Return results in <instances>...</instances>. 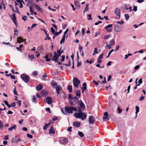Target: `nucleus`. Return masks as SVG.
<instances>
[{
    "label": "nucleus",
    "instance_id": "obj_14",
    "mask_svg": "<svg viewBox=\"0 0 146 146\" xmlns=\"http://www.w3.org/2000/svg\"><path fill=\"white\" fill-rule=\"evenodd\" d=\"M46 102L48 104H50L52 102L51 98L50 97H47L46 98Z\"/></svg>",
    "mask_w": 146,
    "mask_h": 146
},
{
    "label": "nucleus",
    "instance_id": "obj_58",
    "mask_svg": "<svg viewBox=\"0 0 146 146\" xmlns=\"http://www.w3.org/2000/svg\"><path fill=\"white\" fill-rule=\"evenodd\" d=\"M5 103V104L8 107V106L9 105L8 104V102L7 100H4L3 101Z\"/></svg>",
    "mask_w": 146,
    "mask_h": 146
},
{
    "label": "nucleus",
    "instance_id": "obj_55",
    "mask_svg": "<svg viewBox=\"0 0 146 146\" xmlns=\"http://www.w3.org/2000/svg\"><path fill=\"white\" fill-rule=\"evenodd\" d=\"M88 16L89 17L88 19V20H91L92 19V17H91V16H92V15L91 14H89V15H88Z\"/></svg>",
    "mask_w": 146,
    "mask_h": 146
},
{
    "label": "nucleus",
    "instance_id": "obj_42",
    "mask_svg": "<svg viewBox=\"0 0 146 146\" xmlns=\"http://www.w3.org/2000/svg\"><path fill=\"white\" fill-rule=\"evenodd\" d=\"M22 2L23 3H24V1L22 0L20 1V2H19L20 4V8H22L23 7V5L22 3Z\"/></svg>",
    "mask_w": 146,
    "mask_h": 146
},
{
    "label": "nucleus",
    "instance_id": "obj_4",
    "mask_svg": "<svg viewBox=\"0 0 146 146\" xmlns=\"http://www.w3.org/2000/svg\"><path fill=\"white\" fill-rule=\"evenodd\" d=\"M21 78L26 83L28 82L29 81V77L27 75L25 74H22L21 75Z\"/></svg>",
    "mask_w": 146,
    "mask_h": 146
},
{
    "label": "nucleus",
    "instance_id": "obj_41",
    "mask_svg": "<svg viewBox=\"0 0 146 146\" xmlns=\"http://www.w3.org/2000/svg\"><path fill=\"white\" fill-rule=\"evenodd\" d=\"M61 48L59 50H58L57 51V53H58V57L59 56H61V53H60V51L61 50Z\"/></svg>",
    "mask_w": 146,
    "mask_h": 146
},
{
    "label": "nucleus",
    "instance_id": "obj_21",
    "mask_svg": "<svg viewBox=\"0 0 146 146\" xmlns=\"http://www.w3.org/2000/svg\"><path fill=\"white\" fill-rule=\"evenodd\" d=\"M51 85L54 88H55V86L57 85V83L54 80H53L51 82Z\"/></svg>",
    "mask_w": 146,
    "mask_h": 146
},
{
    "label": "nucleus",
    "instance_id": "obj_60",
    "mask_svg": "<svg viewBox=\"0 0 146 146\" xmlns=\"http://www.w3.org/2000/svg\"><path fill=\"white\" fill-rule=\"evenodd\" d=\"M51 31L53 34L55 33V31L53 28L52 27H51Z\"/></svg>",
    "mask_w": 146,
    "mask_h": 146
},
{
    "label": "nucleus",
    "instance_id": "obj_27",
    "mask_svg": "<svg viewBox=\"0 0 146 146\" xmlns=\"http://www.w3.org/2000/svg\"><path fill=\"white\" fill-rule=\"evenodd\" d=\"M16 106L15 103V102H13L10 105H9L8 107L9 108L12 107H14Z\"/></svg>",
    "mask_w": 146,
    "mask_h": 146
},
{
    "label": "nucleus",
    "instance_id": "obj_53",
    "mask_svg": "<svg viewBox=\"0 0 146 146\" xmlns=\"http://www.w3.org/2000/svg\"><path fill=\"white\" fill-rule=\"evenodd\" d=\"M27 137H28L30 138H32L33 137V136L32 135L28 133L27 134Z\"/></svg>",
    "mask_w": 146,
    "mask_h": 146
},
{
    "label": "nucleus",
    "instance_id": "obj_15",
    "mask_svg": "<svg viewBox=\"0 0 146 146\" xmlns=\"http://www.w3.org/2000/svg\"><path fill=\"white\" fill-rule=\"evenodd\" d=\"M73 101L74 102V105H75L76 104H78L79 102L78 101V100L77 98L76 97H74L73 98H72V101Z\"/></svg>",
    "mask_w": 146,
    "mask_h": 146
},
{
    "label": "nucleus",
    "instance_id": "obj_56",
    "mask_svg": "<svg viewBox=\"0 0 146 146\" xmlns=\"http://www.w3.org/2000/svg\"><path fill=\"white\" fill-rule=\"evenodd\" d=\"M142 82V80L141 78L138 81V83L140 84Z\"/></svg>",
    "mask_w": 146,
    "mask_h": 146
},
{
    "label": "nucleus",
    "instance_id": "obj_52",
    "mask_svg": "<svg viewBox=\"0 0 146 146\" xmlns=\"http://www.w3.org/2000/svg\"><path fill=\"white\" fill-rule=\"evenodd\" d=\"M17 103L18 104L19 106H21V102L20 100H18Z\"/></svg>",
    "mask_w": 146,
    "mask_h": 146
},
{
    "label": "nucleus",
    "instance_id": "obj_44",
    "mask_svg": "<svg viewBox=\"0 0 146 146\" xmlns=\"http://www.w3.org/2000/svg\"><path fill=\"white\" fill-rule=\"evenodd\" d=\"M125 19L127 20H128L129 18V15L128 14H125Z\"/></svg>",
    "mask_w": 146,
    "mask_h": 146
},
{
    "label": "nucleus",
    "instance_id": "obj_51",
    "mask_svg": "<svg viewBox=\"0 0 146 146\" xmlns=\"http://www.w3.org/2000/svg\"><path fill=\"white\" fill-rule=\"evenodd\" d=\"M137 10V7L136 6H134L133 8V10L134 11H136Z\"/></svg>",
    "mask_w": 146,
    "mask_h": 146
},
{
    "label": "nucleus",
    "instance_id": "obj_45",
    "mask_svg": "<svg viewBox=\"0 0 146 146\" xmlns=\"http://www.w3.org/2000/svg\"><path fill=\"white\" fill-rule=\"evenodd\" d=\"M144 96H143L142 95L140 98L139 99V100L140 101H142L143 100H144Z\"/></svg>",
    "mask_w": 146,
    "mask_h": 146
},
{
    "label": "nucleus",
    "instance_id": "obj_29",
    "mask_svg": "<svg viewBox=\"0 0 146 146\" xmlns=\"http://www.w3.org/2000/svg\"><path fill=\"white\" fill-rule=\"evenodd\" d=\"M41 93L42 95L44 96H46L47 94V92L45 90H42L41 92Z\"/></svg>",
    "mask_w": 146,
    "mask_h": 146
},
{
    "label": "nucleus",
    "instance_id": "obj_35",
    "mask_svg": "<svg viewBox=\"0 0 146 146\" xmlns=\"http://www.w3.org/2000/svg\"><path fill=\"white\" fill-rule=\"evenodd\" d=\"M38 74V72L36 71H34L32 73L33 76H36Z\"/></svg>",
    "mask_w": 146,
    "mask_h": 146
},
{
    "label": "nucleus",
    "instance_id": "obj_25",
    "mask_svg": "<svg viewBox=\"0 0 146 146\" xmlns=\"http://www.w3.org/2000/svg\"><path fill=\"white\" fill-rule=\"evenodd\" d=\"M67 89L70 92H72V86H67Z\"/></svg>",
    "mask_w": 146,
    "mask_h": 146
},
{
    "label": "nucleus",
    "instance_id": "obj_26",
    "mask_svg": "<svg viewBox=\"0 0 146 146\" xmlns=\"http://www.w3.org/2000/svg\"><path fill=\"white\" fill-rule=\"evenodd\" d=\"M76 96L79 98L80 96V91L79 90H77L76 92Z\"/></svg>",
    "mask_w": 146,
    "mask_h": 146
},
{
    "label": "nucleus",
    "instance_id": "obj_20",
    "mask_svg": "<svg viewBox=\"0 0 146 146\" xmlns=\"http://www.w3.org/2000/svg\"><path fill=\"white\" fill-rule=\"evenodd\" d=\"M43 88V86L42 85H38L36 88V90L38 91H40Z\"/></svg>",
    "mask_w": 146,
    "mask_h": 146
},
{
    "label": "nucleus",
    "instance_id": "obj_54",
    "mask_svg": "<svg viewBox=\"0 0 146 146\" xmlns=\"http://www.w3.org/2000/svg\"><path fill=\"white\" fill-rule=\"evenodd\" d=\"M9 135H7L5 136V138H4V139L5 140H8L9 139Z\"/></svg>",
    "mask_w": 146,
    "mask_h": 146
},
{
    "label": "nucleus",
    "instance_id": "obj_5",
    "mask_svg": "<svg viewBox=\"0 0 146 146\" xmlns=\"http://www.w3.org/2000/svg\"><path fill=\"white\" fill-rule=\"evenodd\" d=\"M115 13L117 15L115 18L117 19H119L121 16L120 9L117 8H116L115 10Z\"/></svg>",
    "mask_w": 146,
    "mask_h": 146
},
{
    "label": "nucleus",
    "instance_id": "obj_57",
    "mask_svg": "<svg viewBox=\"0 0 146 146\" xmlns=\"http://www.w3.org/2000/svg\"><path fill=\"white\" fill-rule=\"evenodd\" d=\"M72 128V127H68V128L67 130L68 131H69V132H71L72 131V130H71Z\"/></svg>",
    "mask_w": 146,
    "mask_h": 146
},
{
    "label": "nucleus",
    "instance_id": "obj_2",
    "mask_svg": "<svg viewBox=\"0 0 146 146\" xmlns=\"http://www.w3.org/2000/svg\"><path fill=\"white\" fill-rule=\"evenodd\" d=\"M77 108L74 107H67L61 109L62 112L65 114L67 113H70L73 112V111H76Z\"/></svg>",
    "mask_w": 146,
    "mask_h": 146
},
{
    "label": "nucleus",
    "instance_id": "obj_38",
    "mask_svg": "<svg viewBox=\"0 0 146 146\" xmlns=\"http://www.w3.org/2000/svg\"><path fill=\"white\" fill-rule=\"evenodd\" d=\"M87 88L86 86H84L82 87L81 88L82 91V93H83L84 91H85Z\"/></svg>",
    "mask_w": 146,
    "mask_h": 146
},
{
    "label": "nucleus",
    "instance_id": "obj_49",
    "mask_svg": "<svg viewBox=\"0 0 146 146\" xmlns=\"http://www.w3.org/2000/svg\"><path fill=\"white\" fill-rule=\"evenodd\" d=\"M114 51V50L113 49H112L111 50L110 52L108 53V57H109L110 55V54H111V53Z\"/></svg>",
    "mask_w": 146,
    "mask_h": 146
},
{
    "label": "nucleus",
    "instance_id": "obj_47",
    "mask_svg": "<svg viewBox=\"0 0 146 146\" xmlns=\"http://www.w3.org/2000/svg\"><path fill=\"white\" fill-rule=\"evenodd\" d=\"M103 54H102L99 56L98 58L100 59H102L103 58Z\"/></svg>",
    "mask_w": 146,
    "mask_h": 146
},
{
    "label": "nucleus",
    "instance_id": "obj_16",
    "mask_svg": "<svg viewBox=\"0 0 146 146\" xmlns=\"http://www.w3.org/2000/svg\"><path fill=\"white\" fill-rule=\"evenodd\" d=\"M60 142L61 143L64 144L67 143L68 142V140L66 138H64L62 139H61L60 141Z\"/></svg>",
    "mask_w": 146,
    "mask_h": 146
},
{
    "label": "nucleus",
    "instance_id": "obj_31",
    "mask_svg": "<svg viewBox=\"0 0 146 146\" xmlns=\"http://www.w3.org/2000/svg\"><path fill=\"white\" fill-rule=\"evenodd\" d=\"M75 5L76 6H77L79 7H80V4L78 1H76L74 3Z\"/></svg>",
    "mask_w": 146,
    "mask_h": 146
},
{
    "label": "nucleus",
    "instance_id": "obj_36",
    "mask_svg": "<svg viewBox=\"0 0 146 146\" xmlns=\"http://www.w3.org/2000/svg\"><path fill=\"white\" fill-rule=\"evenodd\" d=\"M119 47L120 46L119 44L115 46V52H116L118 51L119 49Z\"/></svg>",
    "mask_w": 146,
    "mask_h": 146
},
{
    "label": "nucleus",
    "instance_id": "obj_50",
    "mask_svg": "<svg viewBox=\"0 0 146 146\" xmlns=\"http://www.w3.org/2000/svg\"><path fill=\"white\" fill-rule=\"evenodd\" d=\"M69 30V29L68 28L66 31L64 32V34L63 35V36H65L67 34V33H68V31Z\"/></svg>",
    "mask_w": 146,
    "mask_h": 146
},
{
    "label": "nucleus",
    "instance_id": "obj_11",
    "mask_svg": "<svg viewBox=\"0 0 146 146\" xmlns=\"http://www.w3.org/2000/svg\"><path fill=\"white\" fill-rule=\"evenodd\" d=\"M73 97L72 96V95L71 94H70L69 95V98L70 100V103L71 105L74 106V103L72 101V98H73Z\"/></svg>",
    "mask_w": 146,
    "mask_h": 146
},
{
    "label": "nucleus",
    "instance_id": "obj_32",
    "mask_svg": "<svg viewBox=\"0 0 146 146\" xmlns=\"http://www.w3.org/2000/svg\"><path fill=\"white\" fill-rule=\"evenodd\" d=\"M55 88L56 89V90L58 91H60L62 90V87L60 86V85L58 86L56 88Z\"/></svg>",
    "mask_w": 146,
    "mask_h": 146
},
{
    "label": "nucleus",
    "instance_id": "obj_46",
    "mask_svg": "<svg viewBox=\"0 0 146 146\" xmlns=\"http://www.w3.org/2000/svg\"><path fill=\"white\" fill-rule=\"evenodd\" d=\"M111 36L110 35H105L104 37V39H108Z\"/></svg>",
    "mask_w": 146,
    "mask_h": 146
},
{
    "label": "nucleus",
    "instance_id": "obj_34",
    "mask_svg": "<svg viewBox=\"0 0 146 146\" xmlns=\"http://www.w3.org/2000/svg\"><path fill=\"white\" fill-rule=\"evenodd\" d=\"M109 119V118L108 116H106L103 117V120L104 121H108Z\"/></svg>",
    "mask_w": 146,
    "mask_h": 146
},
{
    "label": "nucleus",
    "instance_id": "obj_48",
    "mask_svg": "<svg viewBox=\"0 0 146 146\" xmlns=\"http://www.w3.org/2000/svg\"><path fill=\"white\" fill-rule=\"evenodd\" d=\"M16 88H14V91H13V92L15 95H18V94H17V93L16 92Z\"/></svg>",
    "mask_w": 146,
    "mask_h": 146
},
{
    "label": "nucleus",
    "instance_id": "obj_13",
    "mask_svg": "<svg viewBox=\"0 0 146 146\" xmlns=\"http://www.w3.org/2000/svg\"><path fill=\"white\" fill-rule=\"evenodd\" d=\"M78 103H79V106L80 108H81L83 109V110H84L85 108V107L82 101V100H80L79 102Z\"/></svg>",
    "mask_w": 146,
    "mask_h": 146
},
{
    "label": "nucleus",
    "instance_id": "obj_17",
    "mask_svg": "<svg viewBox=\"0 0 146 146\" xmlns=\"http://www.w3.org/2000/svg\"><path fill=\"white\" fill-rule=\"evenodd\" d=\"M49 132L50 134H54L55 133V131L52 126H51L50 129L49 130Z\"/></svg>",
    "mask_w": 146,
    "mask_h": 146
},
{
    "label": "nucleus",
    "instance_id": "obj_1",
    "mask_svg": "<svg viewBox=\"0 0 146 146\" xmlns=\"http://www.w3.org/2000/svg\"><path fill=\"white\" fill-rule=\"evenodd\" d=\"M78 109V113H75L74 116L77 118H80L82 120L85 119L86 117V114L82 112V110L79 107Z\"/></svg>",
    "mask_w": 146,
    "mask_h": 146
},
{
    "label": "nucleus",
    "instance_id": "obj_62",
    "mask_svg": "<svg viewBox=\"0 0 146 146\" xmlns=\"http://www.w3.org/2000/svg\"><path fill=\"white\" fill-rule=\"evenodd\" d=\"M85 30L84 28L82 29V33L83 36H84V34H85Z\"/></svg>",
    "mask_w": 146,
    "mask_h": 146
},
{
    "label": "nucleus",
    "instance_id": "obj_39",
    "mask_svg": "<svg viewBox=\"0 0 146 146\" xmlns=\"http://www.w3.org/2000/svg\"><path fill=\"white\" fill-rule=\"evenodd\" d=\"M44 31H45V34H46V38H48V40H50V37H49V35L47 33L46 31V30H44Z\"/></svg>",
    "mask_w": 146,
    "mask_h": 146
},
{
    "label": "nucleus",
    "instance_id": "obj_59",
    "mask_svg": "<svg viewBox=\"0 0 146 146\" xmlns=\"http://www.w3.org/2000/svg\"><path fill=\"white\" fill-rule=\"evenodd\" d=\"M37 25V24H33L32 25L31 27V28L33 29L34 27H36Z\"/></svg>",
    "mask_w": 146,
    "mask_h": 146
},
{
    "label": "nucleus",
    "instance_id": "obj_40",
    "mask_svg": "<svg viewBox=\"0 0 146 146\" xmlns=\"http://www.w3.org/2000/svg\"><path fill=\"white\" fill-rule=\"evenodd\" d=\"M3 126L2 122L0 120V128L2 129Z\"/></svg>",
    "mask_w": 146,
    "mask_h": 146
},
{
    "label": "nucleus",
    "instance_id": "obj_64",
    "mask_svg": "<svg viewBox=\"0 0 146 146\" xmlns=\"http://www.w3.org/2000/svg\"><path fill=\"white\" fill-rule=\"evenodd\" d=\"M112 62L111 61H109L108 64H107V66H108L111 65Z\"/></svg>",
    "mask_w": 146,
    "mask_h": 146
},
{
    "label": "nucleus",
    "instance_id": "obj_6",
    "mask_svg": "<svg viewBox=\"0 0 146 146\" xmlns=\"http://www.w3.org/2000/svg\"><path fill=\"white\" fill-rule=\"evenodd\" d=\"M88 121L89 124H94L95 121V118L92 115L89 116Z\"/></svg>",
    "mask_w": 146,
    "mask_h": 146
},
{
    "label": "nucleus",
    "instance_id": "obj_3",
    "mask_svg": "<svg viewBox=\"0 0 146 146\" xmlns=\"http://www.w3.org/2000/svg\"><path fill=\"white\" fill-rule=\"evenodd\" d=\"M73 82L74 85L76 88H77L78 87V85L80 83V80L76 77H75L74 78Z\"/></svg>",
    "mask_w": 146,
    "mask_h": 146
},
{
    "label": "nucleus",
    "instance_id": "obj_7",
    "mask_svg": "<svg viewBox=\"0 0 146 146\" xmlns=\"http://www.w3.org/2000/svg\"><path fill=\"white\" fill-rule=\"evenodd\" d=\"M54 54L53 56L52 59H51L52 61H54L55 62H56L58 58V56L57 53L55 51H54Z\"/></svg>",
    "mask_w": 146,
    "mask_h": 146
},
{
    "label": "nucleus",
    "instance_id": "obj_9",
    "mask_svg": "<svg viewBox=\"0 0 146 146\" xmlns=\"http://www.w3.org/2000/svg\"><path fill=\"white\" fill-rule=\"evenodd\" d=\"M122 27L121 26H119L117 25H116L114 28L115 31L117 32L121 31L122 30Z\"/></svg>",
    "mask_w": 146,
    "mask_h": 146
},
{
    "label": "nucleus",
    "instance_id": "obj_10",
    "mask_svg": "<svg viewBox=\"0 0 146 146\" xmlns=\"http://www.w3.org/2000/svg\"><path fill=\"white\" fill-rule=\"evenodd\" d=\"M112 26V24L108 25L105 28L106 30V31L108 32H110L111 31V29L110 28H111Z\"/></svg>",
    "mask_w": 146,
    "mask_h": 146
},
{
    "label": "nucleus",
    "instance_id": "obj_23",
    "mask_svg": "<svg viewBox=\"0 0 146 146\" xmlns=\"http://www.w3.org/2000/svg\"><path fill=\"white\" fill-rule=\"evenodd\" d=\"M13 18L12 19L14 23L15 24V25H16V18L15 16V14H13Z\"/></svg>",
    "mask_w": 146,
    "mask_h": 146
},
{
    "label": "nucleus",
    "instance_id": "obj_61",
    "mask_svg": "<svg viewBox=\"0 0 146 146\" xmlns=\"http://www.w3.org/2000/svg\"><path fill=\"white\" fill-rule=\"evenodd\" d=\"M65 56L64 55H63L62 57L61 61H63L64 60Z\"/></svg>",
    "mask_w": 146,
    "mask_h": 146
},
{
    "label": "nucleus",
    "instance_id": "obj_18",
    "mask_svg": "<svg viewBox=\"0 0 146 146\" xmlns=\"http://www.w3.org/2000/svg\"><path fill=\"white\" fill-rule=\"evenodd\" d=\"M73 125L76 127H79L80 126V123L79 121L75 122L74 123Z\"/></svg>",
    "mask_w": 146,
    "mask_h": 146
},
{
    "label": "nucleus",
    "instance_id": "obj_28",
    "mask_svg": "<svg viewBox=\"0 0 146 146\" xmlns=\"http://www.w3.org/2000/svg\"><path fill=\"white\" fill-rule=\"evenodd\" d=\"M50 124V123H48L46 124L43 127V129L44 130H46L47 129V127L49 126Z\"/></svg>",
    "mask_w": 146,
    "mask_h": 146
},
{
    "label": "nucleus",
    "instance_id": "obj_12",
    "mask_svg": "<svg viewBox=\"0 0 146 146\" xmlns=\"http://www.w3.org/2000/svg\"><path fill=\"white\" fill-rule=\"evenodd\" d=\"M17 42L18 43H21V42H22L23 41H25V39H23V38L21 37H19L17 38Z\"/></svg>",
    "mask_w": 146,
    "mask_h": 146
},
{
    "label": "nucleus",
    "instance_id": "obj_63",
    "mask_svg": "<svg viewBox=\"0 0 146 146\" xmlns=\"http://www.w3.org/2000/svg\"><path fill=\"white\" fill-rule=\"evenodd\" d=\"M45 110L47 111H49V112L50 113H51V111H50V109L49 108H47L45 109Z\"/></svg>",
    "mask_w": 146,
    "mask_h": 146
},
{
    "label": "nucleus",
    "instance_id": "obj_37",
    "mask_svg": "<svg viewBox=\"0 0 146 146\" xmlns=\"http://www.w3.org/2000/svg\"><path fill=\"white\" fill-rule=\"evenodd\" d=\"M65 37L64 36H63V37L60 41V43L61 44L62 43V42H64L65 40Z\"/></svg>",
    "mask_w": 146,
    "mask_h": 146
},
{
    "label": "nucleus",
    "instance_id": "obj_19",
    "mask_svg": "<svg viewBox=\"0 0 146 146\" xmlns=\"http://www.w3.org/2000/svg\"><path fill=\"white\" fill-rule=\"evenodd\" d=\"M20 138H19L18 139L15 138H13L12 139V141L14 143H17L19 141H21Z\"/></svg>",
    "mask_w": 146,
    "mask_h": 146
},
{
    "label": "nucleus",
    "instance_id": "obj_8",
    "mask_svg": "<svg viewBox=\"0 0 146 146\" xmlns=\"http://www.w3.org/2000/svg\"><path fill=\"white\" fill-rule=\"evenodd\" d=\"M34 6L36 8V10L40 12V13H42L43 12V11L42 9L37 4H34Z\"/></svg>",
    "mask_w": 146,
    "mask_h": 146
},
{
    "label": "nucleus",
    "instance_id": "obj_33",
    "mask_svg": "<svg viewBox=\"0 0 146 146\" xmlns=\"http://www.w3.org/2000/svg\"><path fill=\"white\" fill-rule=\"evenodd\" d=\"M115 43L114 40L113 39H112L110 42V45L113 46L114 44Z\"/></svg>",
    "mask_w": 146,
    "mask_h": 146
},
{
    "label": "nucleus",
    "instance_id": "obj_24",
    "mask_svg": "<svg viewBox=\"0 0 146 146\" xmlns=\"http://www.w3.org/2000/svg\"><path fill=\"white\" fill-rule=\"evenodd\" d=\"M135 109H136V112H135V113L136 114V115L135 116V118H136L137 116V114L138 113L139 111V108L138 106H136L135 107Z\"/></svg>",
    "mask_w": 146,
    "mask_h": 146
},
{
    "label": "nucleus",
    "instance_id": "obj_43",
    "mask_svg": "<svg viewBox=\"0 0 146 146\" xmlns=\"http://www.w3.org/2000/svg\"><path fill=\"white\" fill-rule=\"evenodd\" d=\"M117 110L118 111V113H121L122 112V110L120 109V108L119 107H117Z\"/></svg>",
    "mask_w": 146,
    "mask_h": 146
},
{
    "label": "nucleus",
    "instance_id": "obj_30",
    "mask_svg": "<svg viewBox=\"0 0 146 146\" xmlns=\"http://www.w3.org/2000/svg\"><path fill=\"white\" fill-rule=\"evenodd\" d=\"M78 134L79 136L82 137H83L84 136L83 133L82 132L80 131H78Z\"/></svg>",
    "mask_w": 146,
    "mask_h": 146
},
{
    "label": "nucleus",
    "instance_id": "obj_22",
    "mask_svg": "<svg viewBox=\"0 0 146 146\" xmlns=\"http://www.w3.org/2000/svg\"><path fill=\"white\" fill-rule=\"evenodd\" d=\"M17 127V126L16 125H14L12 127L9 128L8 129V131H12L13 129H15Z\"/></svg>",
    "mask_w": 146,
    "mask_h": 146
}]
</instances>
